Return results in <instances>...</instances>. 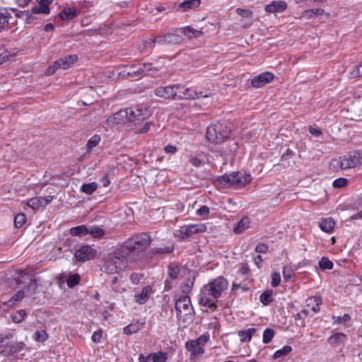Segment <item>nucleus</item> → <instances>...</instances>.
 Masks as SVG:
<instances>
[{"mask_svg": "<svg viewBox=\"0 0 362 362\" xmlns=\"http://www.w3.org/2000/svg\"><path fill=\"white\" fill-rule=\"evenodd\" d=\"M228 286V281L222 276L212 279L202 288L199 303L205 307L214 308L216 299L221 296Z\"/></svg>", "mask_w": 362, "mask_h": 362, "instance_id": "nucleus-1", "label": "nucleus"}, {"mask_svg": "<svg viewBox=\"0 0 362 362\" xmlns=\"http://www.w3.org/2000/svg\"><path fill=\"white\" fill-rule=\"evenodd\" d=\"M130 257H127L125 253H122V249L120 248L113 255L105 257L101 265V270L109 274L117 273L118 271L126 269Z\"/></svg>", "mask_w": 362, "mask_h": 362, "instance_id": "nucleus-2", "label": "nucleus"}, {"mask_svg": "<svg viewBox=\"0 0 362 362\" xmlns=\"http://www.w3.org/2000/svg\"><path fill=\"white\" fill-rule=\"evenodd\" d=\"M175 311L180 326L185 327L193 322L194 311L189 297L178 298L175 303Z\"/></svg>", "mask_w": 362, "mask_h": 362, "instance_id": "nucleus-3", "label": "nucleus"}, {"mask_svg": "<svg viewBox=\"0 0 362 362\" xmlns=\"http://www.w3.org/2000/svg\"><path fill=\"white\" fill-rule=\"evenodd\" d=\"M362 165V152L353 151L339 158H333L329 166L333 170H345L356 168Z\"/></svg>", "mask_w": 362, "mask_h": 362, "instance_id": "nucleus-4", "label": "nucleus"}, {"mask_svg": "<svg viewBox=\"0 0 362 362\" xmlns=\"http://www.w3.org/2000/svg\"><path fill=\"white\" fill-rule=\"evenodd\" d=\"M150 237L147 234H141L127 240L121 247L122 253H125L130 260H133L134 256L144 251L150 243Z\"/></svg>", "mask_w": 362, "mask_h": 362, "instance_id": "nucleus-5", "label": "nucleus"}, {"mask_svg": "<svg viewBox=\"0 0 362 362\" xmlns=\"http://www.w3.org/2000/svg\"><path fill=\"white\" fill-rule=\"evenodd\" d=\"M252 180L250 174L240 172H234L230 174L224 175L221 182L228 187H242L248 185Z\"/></svg>", "mask_w": 362, "mask_h": 362, "instance_id": "nucleus-6", "label": "nucleus"}, {"mask_svg": "<svg viewBox=\"0 0 362 362\" xmlns=\"http://www.w3.org/2000/svg\"><path fill=\"white\" fill-rule=\"evenodd\" d=\"M230 134V129L225 124L218 122L207 128L206 137L211 142L218 144L229 137Z\"/></svg>", "mask_w": 362, "mask_h": 362, "instance_id": "nucleus-7", "label": "nucleus"}, {"mask_svg": "<svg viewBox=\"0 0 362 362\" xmlns=\"http://www.w3.org/2000/svg\"><path fill=\"white\" fill-rule=\"evenodd\" d=\"M176 98L177 99H195L203 97L207 98L211 95L209 89L197 91L193 88H186L180 85H176Z\"/></svg>", "mask_w": 362, "mask_h": 362, "instance_id": "nucleus-8", "label": "nucleus"}, {"mask_svg": "<svg viewBox=\"0 0 362 362\" xmlns=\"http://www.w3.org/2000/svg\"><path fill=\"white\" fill-rule=\"evenodd\" d=\"M209 339V335L204 334L197 339L187 341L185 347L192 356H202L204 352V346Z\"/></svg>", "mask_w": 362, "mask_h": 362, "instance_id": "nucleus-9", "label": "nucleus"}, {"mask_svg": "<svg viewBox=\"0 0 362 362\" xmlns=\"http://www.w3.org/2000/svg\"><path fill=\"white\" fill-rule=\"evenodd\" d=\"M206 230V227L203 223L185 225L176 231L175 235L182 239H185L193 234L203 233Z\"/></svg>", "mask_w": 362, "mask_h": 362, "instance_id": "nucleus-10", "label": "nucleus"}, {"mask_svg": "<svg viewBox=\"0 0 362 362\" xmlns=\"http://www.w3.org/2000/svg\"><path fill=\"white\" fill-rule=\"evenodd\" d=\"M96 254L97 251L93 246L85 245L76 250L74 255L78 261L83 262L94 258Z\"/></svg>", "mask_w": 362, "mask_h": 362, "instance_id": "nucleus-11", "label": "nucleus"}, {"mask_svg": "<svg viewBox=\"0 0 362 362\" xmlns=\"http://www.w3.org/2000/svg\"><path fill=\"white\" fill-rule=\"evenodd\" d=\"M183 40V37L178 32V29H176L173 33H168L165 36L158 37L156 40H153L151 43H158L163 44H177L180 43Z\"/></svg>", "mask_w": 362, "mask_h": 362, "instance_id": "nucleus-12", "label": "nucleus"}, {"mask_svg": "<svg viewBox=\"0 0 362 362\" xmlns=\"http://www.w3.org/2000/svg\"><path fill=\"white\" fill-rule=\"evenodd\" d=\"M128 122V113L127 109L121 110L107 119V124L110 127H115Z\"/></svg>", "mask_w": 362, "mask_h": 362, "instance_id": "nucleus-13", "label": "nucleus"}, {"mask_svg": "<svg viewBox=\"0 0 362 362\" xmlns=\"http://www.w3.org/2000/svg\"><path fill=\"white\" fill-rule=\"evenodd\" d=\"M53 199V196L36 197L30 199L27 202V205L33 209H39L46 206Z\"/></svg>", "mask_w": 362, "mask_h": 362, "instance_id": "nucleus-14", "label": "nucleus"}, {"mask_svg": "<svg viewBox=\"0 0 362 362\" xmlns=\"http://www.w3.org/2000/svg\"><path fill=\"white\" fill-rule=\"evenodd\" d=\"M154 93L164 99L176 98V85L158 87L155 89Z\"/></svg>", "mask_w": 362, "mask_h": 362, "instance_id": "nucleus-15", "label": "nucleus"}, {"mask_svg": "<svg viewBox=\"0 0 362 362\" xmlns=\"http://www.w3.org/2000/svg\"><path fill=\"white\" fill-rule=\"evenodd\" d=\"M1 45L5 47L4 52L0 54V64L8 61L11 57H14L18 52V49L16 47L10 46L9 42L4 40L1 42Z\"/></svg>", "mask_w": 362, "mask_h": 362, "instance_id": "nucleus-16", "label": "nucleus"}, {"mask_svg": "<svg viewBox=\"0 0 362 362\" xmlns=\"http://www.w3.org/2000/svg\"><path fill=\"white\" fill-rule=\"evenodd\" d=\"M37 5L32 8L31 12L33 14H45L50 13L49 6L53 0H36Z\"/></svg>", "mask_w": 362, "mask_h": 362, "instance_id": "nucleus-17", "label": "nucleus"}, {"mask_svg": "<svg viewBox=\"0 0 362 362\" xmlns=\"http://www.w3.org/2000/svg\"><path fill=\"white\" fill-rule=\"evenodd\" d=\"M274 79V74L271 72H264L253 78L252 85L255 88H260L271 82Z\"/></svg>", "mask_w": 362, "mask_h": 362, "instance_id": "nucleus-18", "label": "nucleus"}, {"mask_svg": "<svg viewBox=\"0 0 362 362\" xmlns=\"http://www.w3.org/2000/svg\"><path fill=\"white\" fill-rule=\"evenodd\" d=\"M128 122L136 123L144 119V110L139 107L127 108Z\"/></svg>", "mask_w": 362, "mask_h": 362, "instance_id": "nucleus-19", "label": "nucleus"}, {"mask_svg": "<svg viewBox=\"0 0 362 362\" xmlns=\"http://www.w3.org/2000/svg\"><path fill=\"white\" fill-rule=\"evenodd\" d=\"M153 288L151 286H145L139 292H137L134 295V300L139 304H144L150 298L153 293Z\"/></svg>", "mask_w": 362, "mask_h": 362, "instance_id": "nucleus-20", "label": "nucleus"}, {"mask_svg": "<svg viewBox=\"0 0 362 362\" xmlns=\"http://www.w3.org/2000/svg\"><path fill=\"white\" fill-rule=\"evenodd\" d=\"M287 8L286 2L282 1H274L271 4L266 5L264 10L266 12L275 13L285 11Z\"/></svg>", "mask_w": 362, "mask_h": 362, "instance_id": "nucleus-21", "label": "nucleus"}, {"mask_svg": "<svg viewBox=\"0 0 362 362\" xmlns=\"http://www.w3.org/2000/svg\"><path fill=\"white\" fill-rule=\"evenodd\" d=\"M77 61V55L71 54L57 60V65L59 66L60 69H67L72 66Z\"/></svg>", "mask_w": 362, "mask_h": 362, "instance_id": "nucleus-22", "label": "nucleus"}, {"mask_svg": "<svg viewBox=\"0 0 362 362\" xmlns=\"http://www.w3.org/2000/svg\"><path fill=\"white\" fill-rule=\"evenodd\" d=\"M152 71L151 64H140L138 68L131 71H125L126 74L130 76H136L141 74H150Z\"/></svg>", "mask_w": 362, "mask_h": 362, "instance_id": "nucleus-23", "label": "nucleus"}, {"mask_svg": "<svg viewBox=\"0 0 362 362\" xmlns=\"http://www.w3.org/2000/svg\"><path fill=\"white\" fill-rule=\"evenodd\" d=\"M178 32L181 33L182 36H185L186 38L192 39L198 37L202 35L200 30L194 29L192 27L187 26L182 28H178Z\"/></svg>", "mask_w": 362, "mask_h": 362, "instance_id": "nucleus-24", "label": "nucleus"}, {"mask_svg": "<svg viewBox=\"0 0 362 362\" xmlns=\"http://www.w3.org/2000/svg\"><path fill=\"white\" fill-rule=\"evenodd\" d=\"M11 337L10 334H0V354L4 356H8L13 354L11 346L6 343V344H2L6 339H9Z\"/></svg>", "mask_w": 362, "mask_h": 362, "instance_id": "nucleus-25", "label": "nucleus"}, {"mask_svg": "<svg viewBox=\"0 0 362 362\" xmlns=\"http://www.w3.org/2000/svg\"><path fill=\"white\" fill-rule=\"evenodd\" d=\"M334 226L335 222L331 218L322 219L319 222L320 228L327 233H332L334 230Z\"/></svg>", "mask_w": 362, "mask_h": 362, "instance_id": "nucleus-26", "label": "nucleus"}, {"mask_svg": "<svg viewBox=\"0 0 362 362\" xmlns=\"http://www.w3.org/2000/svg\"><path fill=\"white\" fill-rule=\"evenodd\" d=\"M307 306L310 307L311 310L314 313H317L320 310V305L322 303V298L320 296L309 297L307 300Z\"/></svg>", "mask_w": 362, "mask_h": 362, "instance_id": "nucleus-27", "label": "nucleus"}, {"mask_svg": "<svg viewBox=\"0 0 362 362\" xmlns=\"http://www.w3.org/2000/svg\"><path fill=\"white\" fill-rule=\"evenodd\" d=\"M346 339V336L344 334L341 333V332H337V333L332 334L329 338L328 341L331 346H332L334 347H337V346H339L341 344L344 343Z\"/></svg>", "mask_w": 362, "mask_h": 362, "instance_id": "nucleus-28", "label": "nucleus"}, {"mask_svg": "<svg viewBox=\"0 0 362 362\" xmlns=\"http://www.w3.org/2000/svg\"><path fill=\"white\" fill-rule=\"evenodd\" d=\"M78 13L75 8L65 7L59 13L62 20L69 21L78 16Z\"/></svg>", "mask_w": 362, "mask_h": 362, "instance_id": "nucleus-29", "label": "nucleus"}, {"mask_svg": "<svg viewBox=\"0 0 362 362\" xmlns=\"http://www.w3.org/2000/svg\"><path fill=\"white\" fill-rule=\"evenodd\" d=\"M325 11L322 8H310L305 10L301 16L300 18L311 19L316 18L318 16L323 15Z\"/></svg>", "mask_w": 362, "mask_h": 362, "instance_id": "nucleus-30", "label": "nucleus"}, {"mask_svg": "<svg viewBox=\"0 0 362 362\" xmlns=\"http://www.w3.org/2000/svg\"><path fill=\"white\" fill-rule=\"evenodd\" d=\"M250 221L247 217L243 218L234 227L235 233H241L250 227Z\"/></svg>", "mask_w": 362, "mask_h": 362, "instance_id": "nucleus-31", "label": "nucleus"}, {"mask_svg": "<svg viewBox=\"0 0 362 362\" xmlns=\"http://www.w3.org/2000/svg\"><path fill=\"white\" fill-rule=\"evenodd\" d=\"M98 188V184L95 182L82 185L81 192L86 194H92Z\"/></svg>", "mask_w": 362, "mask_h": 362, "instance_id": "nucleus-32", "label": "nucleus"}, {"mask_svg": "<svg viewBox=\"0 0 362 362\" xmlns=\"http://www.w3.org/2000/svg\"><path fill=\"white\" fill-rule=\"evenodd\" d=\"M70 234L72 236H84L88 235V226L85 225L78 226L70 229Z\"/></svg>", "mask_w": 362, "mask_h": 362, "instance_id": "nucleus-33", "label": "nucleus"}, {"mask_svg": "<svg viewBox=\"0 0 362 362\" xmlns=\"http://www.w3.org/2000/svg\"><path fill=\"white\" fill-rule=\"evenodd\" d=\"M200 4V0H185L180 4L183 11L187 9L197 8Z\"/></svg>", "mask_w": 362, "mask_h": 362, "instance_id": "nucleus-34", "label": "nucleus"}, {"mask_svg": "<svg viewBox=\"0 0 362 362\" xmlns=\"http://www.w3.org/2000/svg\"><path fill=\"white\" fill-rule=\"evenodd\" d=\"M255 328H249L246 330L239 332L238 335L240 337V341L243 342L250 341L253 334L255 333Z\"/></svg>", "mask_w": 362, "mask_h": 362, "instance_id": "nucleus-35", "label": "nucleus"}, {"mask_svg": "<svg viewBox=\"0 0 362 362\" xmlns=\"http://www.w3.org/2000/svg\"><path fill=\"white\" fill-rule=\"evenodd\" d=\"M149 357L153 362H166L168 360V354L165 352L158 351L149 354Z\"/></svg>", "mask_w": 362, "mask_h": 362, "instance_id": "nucleus-36", "label": "nucleus"}, {"mask_svg": "<svg viewBox=\"0 0 362 362\" xmlns=\"http://www.w3.org/2000/svg\"><path fill=\"white\" fill-rule=\"evenodd\" d=\"M88 234L90 235L93 238H100L104 235L105 232L99 226H90L88 227Z\"/></svg>", "mask_w": 362, "mask_h": 362, "instance_id": "nucleus-37", "label": "nucleus"}, {"mask_svg": "<svg viewBox=\"0 0 362 362\" xmlns=\"http://www.w3.org/2000/svg\"><path fill=\"white\" fill-rule=\"evenodd\" d=\"M292 351V348L291 346L286 345L284 346L281 349L276 351L273 355V358L274 359H277L281 357H284L290 354Z\"/></svg>", "mask_w": 362, "mask_h": 362, "instance_id": "nucleus-38", "label": "nucleus"}, {"mask_svg": "<svg viewBox=\"0 0 362 362\" xmlns=\"http://www.w3.org/2000/svg\"><path fill=\"white\" fill-rule=\"evenodd\" d=\"M272 294L273 292L271 290L264 291L259 298L261 303L264 305L269 304L272 301Z\"/></svg>", "mask_w": 362, "mask_h": 362, "instance_id": "nucleus-39", "label": "nucleus"}, {"mask_svg": "<svg viewBox=\"0 0 362 362\" xmlns=\"http://www.w3.org/2000/svg\"><path fill=\"white\" fill-rule=\"evenodd\" d=\"M18 15L26 24H31L35 20V18L29 11H20Z\"/></svg>", "mask_w": 362, "mask_h": 362, "instance_id": "nucleus-40", "label": "nucleus"}, {"mask_svg": "<svg viewBox=\"0 0 362 362\" xmlns=\"http://www.w3.org/2000/svg\"><path fill=\"white\" fill-rule=\"evenodd\" d=\"M81 277L78 274H74L69 276L66 282L69 288H73L80 282Z\"/></svg>", "mask_w": 362, "mask_h": 362, "instance_id": "nucleus-41", "label": "nucleus"}, {"mask_svg": "<svg viewBox=\"0 0 362 362\" xmlns=\"http://www.w3.org/2000/svg\"><path fill=\"white\" fill-rule=\"evenodd\" d=\"M11 18V16L8 13H0V29H5L8 26Z\"/></svg>", "mask_w": 362, "mask_h": 362, "instance_id": "nucleus-42", "label": "nucleus"}, {"mask_svg": "<svg viewBox=\"0 0 362 362\" xmlns=\"http://www.w3.org/2000/svg\"><path fill=\"white\" fill-rule=\"evenodd\" d=\"M141 329V325L138 322L132 323L125 327L124 332L126 334H132L136 333Z\"/></svg>", "mask_w": 362, "mask_h": 362, "instance_id": "nucleus-43", "label": "nucleus"}, {"mask_svg": "<svg viewBox=\"0 0 362 362\" xmlns=\"http://www.w3.org/2000/svg\"><path fill=\"white\" fill-rule=\"evenodd\" d=\"M48 338L47 332L44 330H37L33 335V339L37 342H44Z\"/></svg>", "mask_w": 362, "mask_h": 362, "instance_id": "nucleus-44", "label": "nucleus"}, {"mask_svg": "<svg viewBox=\"0 0 362 362\" xmlns=\"http://www.w3.org/2000/svg\"><path fill=\"white\" fill-rule=\"evenodd\" d=\"M319 266L322 270L332 269L334 264L327 257H324L319 261Z\"/></svg>", "mask_w": 362, "mask_h": 362, "instance_id": "nucleus-45", "label": "nucleus"}, {"mask_svg": "<svg viewBox=\"0 0 362 362\" xmlns=\"http://www.w3.org/2000/svg\"><path fill=\"white\" fill-rule=\"evenodd\" d=\"M294 273V269L291 265H286L283 269V276L286 281L291 279Z\"/></svg>", "mask_w": 362, "mask_h": 362, "instance_id": "nucleus-46", "label": "nucleus"}, {"mask_svg": "<svg viewBox=\"0 0 362 362\" xmlns=\"http://www.w3.org/2000/svg\"><path fill=\"white\" fill-rule=\"evenodd\" d=\"M26 317V313L24 310H20L16 313L13 314L11 317L12 320L15 323H20L23 320H24L25 317Z\"/></svg>", "mask_w": 362, "mask_h": 362, "instance_id": "nucleus-47", "label": "nucleus"}, {"mask_svg": "<svg viewBox=\"0 0 362 362\" xmlns=\"http://www.w3.org/2000/svg\"><path fill=\"white\" fill-rule=\"evenodd\" d=\"M24 297L23 291H18L15 296H13L7 303L6 305L8 306H13L16 302L21 300ZM6 304V303H4Z\"/></svg>", "mask_w": 362, "mask_h": 362, "instance_id": "nucleus-48", "label": "nucleus"}, {"mask_svg": "<svg viewBox=\"0 0 362 362\" xmlns=\"http://www.w3.org/2000/svg\"><path fill=\"white\" fill-rule=\"evenodd\" d=\"M274 335V332L272 329H269V328L266 329L263 333V342L264 344L269 343L272 340Z\"/></svg>", "mask_w": 362, "mask_h": 362, "instance_id": "nucleus-49", "label": "nucleus"}, {"mask_svg": "<svg viewBox=\"0 0 362 362\" xmlns=\"http://www.w3.org/2000/svg\"><path fill=\"white\" fill-rule=\"evenodd\" d=\"M100 141V137L98 135L93 136L88 141L86 144V147L88 150L92 149L95 146H96Z\"/></svg>", "mask_w": 362, "mask_h": 362, "instance_id": "nucleus-50", "label": "nucleus"}, {"mask_svg": "<svg viewBox=\"0 0 362 362\" xmlns=\"http://www.w3.org/2000/svg\"><path fill=\"white\" fill-rule=\"evenodd\" d=\"M26 218L25 214H19L16 216L14 218V225L16 228H21L23 225L25 223Z\"/></svg>", "mask_w": 362, "mask_h": 362, "instance_id": "nucleus-51", "label": "nucleus"}, {"mask_svg": "<svg viewBox=\"0 0 362 362\" xmlns=\"http://www.w3.org/2000/svg\"><path fill=\"white\" fill-rule=\"evenodd\" d=\"M236 13L243 18H250L252 15V11L250 9H243L238 8L236 9Z\"/></svg>", "mask_w": 362, "mask_h": 362, "instance_id": "nucleus-52", "label": "nucleus"}, {"mask_svg": "<svg viewBox=\"0 0 362 362\" xmlns=\"http://www.w3.org/2000/svg\"><path fill=\"white\" fill-rule=\"evenodd\" d=\"M349 74L351 78L362 76V63L355 67Z\"/></svg>", "mask_w": 362, "mask_h": 362, "instance_id": "nucleus-53", "label": "nucleus"}, {"mask_svg": "<svg viewBox=\"0 0 362 362\" xmlns=\"http://www.w3.org/2000/svg\"><path fill=\"white\" fill-rule=\"evenodd\" d=\"M249 290V288L245 286H241L239 284H233L232 286V291L237 293H241Z\"/></svg>", "mask_w": 362, "mask_h": 362, "instance_id": "nucleus-54", "label": "nucleus"}, {"mask_svg": "<svg viewBox=\"0 0 362 362\" xmlns=\"http://www.w3.org/2000/svg\"><path fill=\"white\" fill-rule=\"evenodd\" d=\"M281 282V276L279 272H274L272 274V286L276 287Z\"/></svg>", "mask_w": 362, "mask_h": 362, "instance_id": "nucleus-55", "label": "nucleus"}, {"mask_svg": "<svg viewBox=\"0 0 362 362\" xmlns=\"http://www.w3.org/2000/svg\"><path fill=\"white\" fill-rule=\"evenodd\" d=\"M351 319V317L348 314H344L342 317H333V324H340L344 322H347Z\"/></svg>", "mask_w": 362, "mask_h": 362, "instance_id": "nucleus-56", "label": "nucleus"}, {"mask_svg": "<svg viewBox=\"0 0 362 362\" xmlns=\"http://www.w3.org/2000/svg\"><path fill=\"white\" fill-rule=\"evenodd\" d=\"M348 181L347 179L344 177H339L334 180L333 182V186L334 187H343L345 185H346Z\"/></svg>", "mask_w": 362, "mask_h": 362, "instance_id": "nucleus-57", "label": "nucleus"}, {"mask_svg": "<svg viewBox=\"0 0 362 362\" xmlns=\"http://www.w3.org/2000/svg\"><path fill=\"white\" fill-rule=\"evenodd\" d=\"M179 269L177 266L170 265L168 268V274L173 279H176L178 275Z\"/></svg>", "mask_w": 362, "mask_h": 362, "instance_id": "nucleus-58", "label": "nucleus"}, {"mask_svg": "<svg viewBox=\"0 0 362 362\" xmlns=\"http://www.w3.org/2000/svg\"><path fill=\"white\" fill-rule=\"evenodd\" d=\"M60 69L59 66L57 65V61L54 63L53 65H51L49 66L46 71H45V74L47 75V76H50V75H52L53 74L55 73V71Z\"/></svg>", "mask_w": 362, "mask_h": 362, "instance_id": "nucleus-59", "label": "nucleus"}, {"mask_svg": "<svg viewBox=\"0 0 362 362\" xmlns=\"http://www.w3.org/2000/svg\"><path fill=\"white\" fill-rule=\"evenodd\" d=\"M209 214V209L206 206H202L197 210V214L200 216H206Z\"/></svg>", "mask_w": 362, "mask_h": 362, "instance_id": "nucleus-60", "label": "nucleus"}, {"mask_svg": "<svg viewBox=\"0 0 362 362\" xmlns=\"http://www.w3.org/2000/svg\"><path fill=\"white\" fill-rule=\"evenodd\" d=\"M101 338H102V331L101 330H98V331L93 332L92 337H91L93 341H94L95 343L100 342L101 340Z\"/></svg>", "mask_w": 362, "mask_h": 362, "instance_id": "nucleus-61", "label": "nucleus"}, {"mask_svg": "<svg viewBox=\"0 0 362 362\" xmlns=\"http://www.w3.org/2000/svg\"><path fill=\"white\" fill-rule=\"evenodd\" d=\"M268 250V247L265 244H258L255 247V251L258 253H266Z\"/></svg>", "mask_w": 362, "mask_h": 362, "instance_id": "nucleus-62", "label": "nucleus"}, {"mask_svg": "<svg viewBox=\"0 0 362 362\" xmlns=\"http://www.w3.org/2000/svg\"><path fill=\"white\" fill-rule=\"evenodd\" d=\"M233 147L230 148L229 150H228V149L224 150L223 154L221 155L222 156L224 157V160H227L228 157L233 155V153L235 148L236 144H233Z\"/></svg>", "mask_w": 362, "mask_h": 362, "instance_id": "nucleus-63", "label": "nucleus"}, {"mask_svg": "<svg viewBox=\"0 0 362 362\" xmlns=\"http://www.w3.org/2000/svg\"><path fill=\"white\" fill-rule=\"evenodd\" d=\"M165 152L169 154H175L177 152V148L173 145H168L164 148Z\"/></svg>", "mask_w": 362, "mask_h": 362, "instance_id": "nucleus-64", "label": "nucleus"}]
</instances>
